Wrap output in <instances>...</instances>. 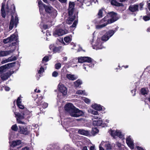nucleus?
Wrapping results in <instances>:
<instances>
[{"label": "nucleus", "instance_id": "43", "mask_svg": "<svg viewBox=\"0 0 150 150\" xmlns=\"http://www.w3.org/2000/svg\"><path fill=\"white\" fill-rule=\"evenodd\" d=\"M92 1H95V0H91L90 1H87L86 0H84V3L86 4L87 6H89L90 5ZM96 3V2H95Z\"/></svg>", "mask_w": 150, "mask_h": 150}, {"label": "nucleus", "instance_id": "63", "mask_svg": "<svg viewBox=\"0 0 150 150\" xmlns=\"http://www.w3.org/2000/svg\"><path fill=\"white\" fill-rule=\"evenodd\" d=\"M90 150H96L94 146H91L90 147Z\"/></svg>", "mask_w": 150, "mask_h": 150}, {"label": "nucleus", "instance_id": "41", "mask_svg": "<svg viewBox=\"0 0 150 150\" xmlns=\"http://www.w3.org/2000/svg\"><path fill=\"white\" fill-rule=\"evenodd\" d=\"M103 9H100L99 10L98 13V16L99 18H102L103 16Z\"/></svg>", "mask_w": 150, "mask_h": 150}, {"label": "nucleus", "instance_id": "56", "mask_svg": "<svg viewBox=\"0 0 150 150\" xmlns=\"http://www.w3.org/2000/svg\"><path fill=\"white\" fill-rule=\"evenodd\" d=\"M136 91V90L135 89L131 91V92L132 94V95L133 96H134L135 95Z\"/></svg>", "mask_w": 150, "mask_h": 150}, {"label": "nucleus", "instance_id": "28", "mask_svg": "<svg viewBox=\"0 0 150 150\" xmlns=\"http://www.w3.org/2000/svg\"><path fill=\"white\" fill-rule=\"evenodd\" d=\"M91 62L88 63V64L86 63L84 64L83 66V68L85 70L87 71V69L88 68H92L94 67V64H93Z\"/></svg>", "mask_w": 150, "mask_h": 150}, {"label": "nucleus", "instance_id": "51", "mask_svg": "<svg viewBox=\"0 0 150 150\" xmlns=\"http://www.w3.org/2000/svg\"><path fill=\"white\" fill-rule=\"evenodd\" d=\"M44 69L43 67L41 66L39 70L38 71V73L39 74H41L44 72Z\"/></svg>", "mask_w": 150, "mask_h": 150}, {"label": "nucleus", "instance_id": "25", "mask_svg": "<svg viewBox=\"0 0 150 150\" xmlns=\"http://www.w3.org/2000/svg\"><path fill=\"white\" fill-rule=\"evenodd\" d=\"M22 97L20 96L18 97L17 100V104L20 109L23 108L24 107L21 103L22 100L21 99Z\"/></svg>", "mask_w": 150, "mask_h": 150}, {"label": "nucleus", "instance_id": "57", "mask_svg": "<svg viewBox=\"0 0 150 150\" xmlns=\"http://www.w3.org/2000/svg\"><path fill=\"white\" fill-rule=\"evenodd\" d=\"M55 47L53 45H51L49 47L50 49L53 51V49Z\"/></svg>", "mask_w": 150, "mask_h": 150}, {"label": "nucleus", "instance_id": "18", "mask_svg": "<svg viewBox=\"0 0 150 150\" xmlns=\"http://www.w3.org/2000/svg\"><path fill=\"white\" fill-rule=\"evenodd\" d=\"M38 4L39 7L40 12L41 15H42L43 16L44 15V14L43 13V11L44 10V5H45L43 4L41 0H39L38 1ZM41 18L42 19V18H43V17L42 16V15L41 16Z\"/></svg>", "mask_w": 150, "mask_h": 150}, {"label": "nucleus", "instance_id": "5", "mask_svg": "<svg viewBox=\"0 0 150 150\" xmlns=\"http://www.w3.org/2000/svg\"><path fill=\"white\" fill-rule=\"evenodd\" d=\"M58 88L60 92L58 94L57 97L58 98L62 99L64 96L67 95V89L64 85L60 83L58 85Z\"/></svg>", "mask_w": 150, "mask_h": 150}, {"label": "nucleus", "instance_id": "33", "mask_svg": "<svg viewBox=\"0 0 150 150\" xmlns=\"http://www.w3.org/2000/svg\"><path fill=\"white\" fill-rule=\"evenodd\" d=\"M111 4L112 5L118 6H121L122 5V4L117 2L116 0H112L111 1Z\"/></svg>", "mask_w": 150, "mask_h": 150}, {"label": "nucleus", "instance_id": "52", "mask_svg": "<svg viewBox=\"0 0 150 150\" xmlns=\"http://www.w3.org/2000/svg\"><path fill=\"white\" fill-rule=\"evenodd\" d=\"M58 74L57 72L56 71H54L53 72L52 74V76L53 77H56L58 76Z\"/></svg>", "mask_w": 150, "mask_h": 150}, {"label": "nucleus", "instance_id": "49", "mask_svg": "<svg viewBox=\"0 0 150 150\" xmlns=\"http://www.w3.org/2000/svg\"><path fill=\"white\" fill-rule=\"evenodd\" d=\"M60 49L61 48L59 47H55L53 51L55 53L58 52L60 50Z\"/></svg>", "mask_w": 150, "mask_h": 150}, {"label": "nucleus", "instance_id": "35", "mask_svg": "<svg viewBox=\"0 0 150 150\" xmlns=\"http://www.w3.org/2000/svg\"><path fill=\"white\" fill-rule=\"evenodd\" d=\"M64 40L66 43L69 42L71 40V36L66 37L64 38Z\"/></svg>", "mask_w": 150, "mask_h": 150}, {"label": "nucleus", "instance_id": "45", "mask_svg": "<svg viewBox=\"0 0 150 150\" xmlns=\"http://www.w3.org/2000/svg\"><path fill=\"white\" fill-rule=\"evenodd\" d=\"M49 61V57L47 56H45L43 58L42 62L44 63L45 62H47Z\"/></svg>", "mask_w": 150, "mask_h": 150}, {"label": "nucleus", "instance_id": "42", "mask_svg": "<svg viewBox=\"0 0 150 150\" xmlns=\"http://www.w3.org/2000/svg\"><path fill=\"white\" fill-rule=\"evenodd\" d=\"M61 67V64L59 63H57L55 65V68L57 69H59Z\"/></svg>", "mask_w": 150, "mask_h": 150}, {"label": "nucleus", "instance_id": "47", "mask_svg": "<svg viewBox=\"0 0 150 150\" xmlns=\"http://www.w3.org/2000/svg\"><path fill=\"white\" fill-rule=\"evenodd\" d=\"M11 128L13 130L15 131H17L18 129V127L16 124L13 125L12 126Z\"/></svg>", "mask_w": 150, "mask_h": 150}, {"label": "nucleus", "instance_id": "4", "mask_svg": "<svg viewBox=\"0 0 150 150\" xmlns=\"http://www.w3.org/2000/svg\"><path fill=\"white\" fill-rule=\"evenodd\" d=\"M90 42L94 49L97 50L101 49L105 47L103 45V41L100 38H98L96 40H94V38L93 37Z\"/></svg>", "mask_w": 150, "mask_h": 150}, {"label": "nucleus", "instance_id": "39", "mask_svg": "<svg viewBox=\"0 0 150 150\" xmlns=\"http://www.w3.org/2000/svg\"><path fill=\"white\" fill-rule=\"evenodd\" d=\"M88 112L93 115H99L98 112L97 111L92 109H90L88 110Z\"/></svg>", "mask_w": 150, "mask_h": 150}, {"label": "nucleus", "instance_id": "22", "mask_svg": "<svg viewBox=\"0 0 150 150\" xmlns=\"http://www.w3.org/2000/svg\"><path fill=\"white\" fill-rule=\"evenodd\" d=\"M16 56H12L9 57L8 59H3L1 61V63L2 64H4L9 62L12 61L16 60L17 59Z\"/></svg>", "mask_w": 150, "mask_h": 150}, {"label": "nucleus", "instance_id": "64", "mask_svg": "<svg viewBox=\"0 0 150 150\" xmlns=\"http://www.w3.org/2000/svg\"><path fill=\"white\" fill-rule=\"evenodd\" d=\"M148 7L149 10L150 11V3L147 2Z\"/></svg>", "mask_w": 150, "mask_h": 150}, {"label": "nucleus", "instance_id": "16", "mask_svg": "<svg viewBox=\"0 0 150 150\" xmlns=\"http://www.w3.org/2000/svg\"><path fill=\"white\" fill-rule=\"evenodd\" d=\"M75 107L71 103H68L64 106L65 110L69 113Z\"/></svg>", "mask_w": 150, "mask_h": 150}, {"label": "nucleus", "instance_id": "32", "mask_svg": "<svg viewBox=\"0 0 150 150\" xmlns=\"http://www.w3.org/2000/svg\"><path fill=\"white\" fill-rule=\"evenodd\" d=\"M75 4L79 7H81L84 3V0H77L75 2Z\"/></svg>", "mask_w": 150, "mask_h": 150}, {"label": "nucleus", "instance_id": "6", "mask_svg": "<svg viewBox=\"0 0 150 150\" xmlns=\"http://www.w3.org/2000/svg\"><path fill=\"white\" fill-rule=\"evenodd\" d=\"M44 8L46 12L49 13L52 18H55L57 15V11L52 6H49L44 5Z\"/></svg>", "mask_w": 150, "mask_h": 150}, {"label": "nucleus", "instance_id": "9", "mask_svg": "<svg viewBox=\"0 0 150 150\" xmlns=\"http://www.w3.org/2000/svg\"><path fill=\"white\" fill-rule=\"evenodd\" d=\"M110 133L111 136L114 139H116L117 137H118L122 139V140L125 139L124 135L122 134L120 131L110 130Z\"/></svg>", "mask_w": 150, "mask_h": 150}, {"label": "nucleus", "instance_id": "12", "mask_svg": "<svg viewBox=\"0 0 150 150\" xmlns=\"http://www.w3.org/2000/svg\"><path fill=\"white\" fill-rule=\"evenodd\" d=\"M68 33L67 30H63L61 28L56 29L53 32V35L55 37L62 36Z\"/></svg>", "mask_w": 150, "mask_h": 150}, {"label": "nucleus", "instance_id": "17", "mask_svg": "<svg viewBox=\"0 0 150 150\" xmlns=\"http://www.w3.org/2000/svg\"><path fill=\"white\" fill-rule=\"evenodd\" d=\"M100 144L102 146H104L106 150H110L112 149V146L109 142L102 141Z\"/></svg>", "mask_w": 150, "mask_h": 150}, {"label": "nucleus", "instance_id": "2", "mask_svg": "<svg viewBox=\"0 0 150 150\" xmlns=\"http://www.w3.org/2000/svg\"><path fill=\"white\" fill-rule=\"evenodd\" d=\"M20 111L22 113V115L17 112H14V114L16 118L18 123L24 124V122H22L21 120L24 118L27 119L30 118L32 116V112L29 111L27 109V108L25 107L21 109Z\"/></svg>", "mask_w": 150, "mask_h": 150}, {"label": "nucleus", "instance_id": "24", "mask_svg": "<svg viewBox=\"0 0 150 150\" xmlns=\"http://www.w3.org/2000/svg\"><path fill=\"white\" fill-rule=\"evenodd\" d=\"M69 15V18H68L66 20V23L67 24H70L72 23L73 21L74 20V19H75V17H76V16H75V15Z\"/></svg>", "mask_w": 150, "mask_h": 150}, {"label": "nucleus", "instance_id": "37", "mask_svg": "<svg viewBox=\"0 0 150 150\" xmlns=\"http://www.w3.org/2000/svg\"><path fill=\"white\" fill-rule=\"evenodd\" d=\"M76 93L80 95H86L85 91H82L81 90H79L77 91L76 92Z\"/></svg>", "mask_w": 150, "mask_h": 150}, {"label": "nucleus", "instance_id": "13", "mask_svg": "<svg viewBox=\"0 0 150 150\" xmlns=\"http://www.w3.org/2000/svg\"><path fill=\"white\" fill-rule=\"evenodd\" d=\"M126 143L128 146L131 149L134 148L133 140L130 136H127L126 139Z\"/></svg>", "mask_w": 150, "mask_h": 150}, {"label": "nucleus", "instance_id": "36", "mask_svg": "<svg viewBox=\"0 0 150 150\" xmlns=\"http://www.w3.org/2000/svg\"><path fill=\"white\" fill-rule=\"evenodd\" d=\"M9 37L10 38L11 42L13 41H16L17 39V36L14 34L11 35Z\"/></svg>", "mask_w": 150, "mask_h": 150}, {"label": "nucleus", "instance_id": "54", "mask_svg": "<svg viewBox=\"0 0 150 150\" xmlns=\"http://www.w3.org/2000/svg\"><path fill=\"white\" fill-rule=\"evenodd\" d=\"M144 4L143 2H142L139 4V9L140 10H142V8L144 6Z\"/></svg>", "mask_w": 150, "mask_h": 150}, {"label": "nucleus", "instance_id": "58", "mask_svg": "<svg viewBox=\"0 0 150 150\" xmlns=\"http://www.w3.org/2000/svg\"><path fill=\"white\" fill-rule=\"evenodd\" d=\"M137 150H145L143 148L139 146H137L136 147Z\"/></svg>", "mask_w": 150, "mask_h": 150}, {"label": "nucleus", "instance_id": "11", "mask_svg": "<svg viewBox=\"0 0 150 150\" xmlns=\"http://www.w3.org/2000/svg\"><path fill=\"white\" fill-rule=\"evenodd\" d=\"M115 32L113 30H109L101 37V39L103 41L106 42L114 34Z\"/></svg>", "mask_w": 150, "mask_h": 150}, {"label": "nucleus", "instance_id": "10", "mask_svg": "<svg viewBox=\"0 0 150 150\" xmlns=\"http://www.w3.org/2000/svg\"><path fill=\"white\" fill-rule=\"evenodd\" d=\"M69 114L71 117H77L83 115L84 113L82 111L75 107Z\"/></svg>", "mask_w": 150, "mask_h": 150}, {"label": "nucleus", "instance_id": "3", "mask_svg": "<svg viewBox=\"0 0 150 150\" xmlns=\"http://www.w3.org/2000/svg\"><path fill=\"white\" fill-rule=\"evenodd\" d=\"M15 62L9 63L0 67V76L2 80H6L13 73V72L8 71L6 73H4L7 70L11 67L13 66Z\"/></svg>", "mask_w": 150, "mask_h": 150}, {"label": "nucleus", "instance_id": "40", "mask_svg": "<svg viewBox=\"0 0 150 150\" xmlns=\"http://www.w3.org/2000/svg\"><path fill=\"white\" fill-rule=\"evenodd\" d=\"M63 150H73V149L69 145H66L64 146Z\"/></svg>", "mask_w": 150, "mask_h": 150}, {"label": "nucleus", "instance_id": "14", "mask_svg": "<svg viewBox=\"0 0 150 150\" xmlns=\"http://www.w3.org/2000/svg\"><path fill=\"white\" fill-rule=\"evenodd\" d=\"M78 62L81 63L84 62L89 63L92 61V59L88 57H79L78 58Z\"/></svg>", "mask_w": 150, "mask_h": 150}, {"label": "nucleus", "instance_id": "7", "mask_svg": "<svg viewBox=\"0 0 150 150\" xmlns=\"http://www.w3.org/2000/svg\"><path fill=\"white\" fill-rule=\"evenodd\" d=\"M107 17V16H105L99 22V24L96 25V28L97 29H101L106 26L108 24H110Z\"/></svg>", "mask_w": 150, "mask_h": 150}, {"label": "nucleus", "instance_id": "29", "mask_svg": "<svg viewBox=\"0 0 150 150\" xmlns=\"http://www.w3.org/2000/svg\"><path fill=\"white\" fill-rule=\"evenodd\" d=\"M79 134L82 135L88 136L89 134V132L88 131L85 130L83 129H80L78 131Z\"/></svg>", "mask_w": 150, "mask_h": 150}, {"label": "nucleus", "instance_id": "19", "mask_svg": "<svg viewBox=\"0 0 150 150\" xmlns=\"http://www.w3.org/2000/svg\"><path fill=\"white\" fill-rule=\"evenodd\" d=\"M21 144V141L20 140H18L13 141L12 142L11 144H10L11 150H15V149H13V147L19 145L20 144Z\"/></svg>", "mask_w": 150, "mask_h": 150}, {"label": "nucleus", "instance_id": "44", "mask_svg": "<svg viewBox=\"0 0 150 150\" xmlns=\"http://www.w3.org/2000/svg\"><path fill=\"white\" fill-rule=\"evenodd\" d=\"M11 41L10 38L9 37L4 39L3 40V42L5 43H7L9 42H11Z\"/></svg>", "mask_w": 150, "mask_h": 150}, {"label": "nucleus", "instance_id": "8", "mask_svg": "<svg viewBox=\"0 0 150 150\" xmlns=\"http://www.w3.org/2000/svg\"><path fill=\"white\" fill-rule=\"evenodd\" d=\"M105 16H107V18L110 23L114 22L119 18L117 13L113 12L109 13Z\"/></svg>", "mask_w": 150, "mask_h": 150}, {"label": "nucleus", "instance_id": "26", "mask_svg": "<svg viewBox=\"0 0 150 150\" xmlns=\"http://www.w3.org/2000/svg\"><path fill=\"white\" fill-rule=\"evenodd\" d=\"M102 122V120L99 118L98 120H93V125L94 126H99L101 125Z\"/></svg>", "mask_w": 150, "mask_h": 150}, {"label": "nucleus", "instance_id": "1", "mask_svg": "<svg viewBox=\"0 0 150 150\" xmlns=\"http://www.w3.org/2000/svg\"><path fill=\"white\" fill-rule=\"evenodd\" d=\"M10 2H7L6 7L5 9L4 8L5 5L4 3H2L1 11L2 16L4 18H5L6 14H8V13H11V12L13 13L12 15L11 19L9 26V29L11 30L14 26L15 27H17L18 23V19L17 14L16 13H14L15 9L14 5L12 3L9 4Z\"/></svg>", "mask_w": 150, "mask_h": 150}, {"label": "nucleus", "instance_id": "30", "mask_svg": "<svg viewBox=\"0 0 150 150\" xmlns=\"http://www.w3.org/2000/svg\"><path fill=\"white\" fill-rule=\"evenodd\" d=\"M66 77L69 80H74L77 79V77L75 76L74 75L71 74H67L66 75Z\"/></svg>", "mask_w": 150, "mask_h": 150}, {"label": "nucleus", "instance_id": "38", "mask_svg": "<svg viewBox=\"0 0 150 150\" xmlns=\"http://www.w3.org/2000/svg\"><path fill=\"white\" fill-rule=\"evenodd\" d=\"M42 96H40L38 98H37L36 102L38 104V105H40L42 102V99H43Z\"/></svg>", "mask_w": 150, "mask_h": 150}, {"label": "nucleus", "instance_id": "50", "mask_svg": "<svg viewBox=\"0 0 150 150\" xmlns=\"http://www.w3.org/2000/svg\"><path fill=\"white\" fill-rule=\"evenodd\" d=\"M83 100H84V101L86 103L89 104L90 103V100L87 98H83Z\"/></svg>", "mask_w": 150, "mask_h": 150}, {"label": "nucleus", "instance_id": "61", "mask_svg": "<svg viewBox=\"0 0 150 150\" xmlns=\"http://www.w3.org/2000/svg\"><path fill=\"white\" fill-rule=\"evenodd\" d=\"M21 150H29V148L28 147L26 146L23 148Z\"/></svg>", "mask_w": 150, "mask_h": 150}, {"label": "nucleus", "instance_id": "15", "mask_svg": "<svg viewBox=\"0 0 150 150\" xmlns=\"http://www.w3.org/2000/svg\"><path fill=\"white\" fill-rule=\"evenodd\" d=\"M19 127V132L20 133L25 135H27L29 134V131L27 126L25 125L20 126Z\"/></svg>", "mask_w": 150, "mask_h": 150}, {"label": "nucleus", "instance_id": "55", "mask_svg": "<svg viewBox=\"0 0 150 150\" xmlns=\"http://www.w3.org/2000/svg\"><path fill=\"white\" fill-rule=\"evenodd\" d=\"M77 21L76 20H75L74 21L73 25L72 26H71L73 27H75L76 26V25L77 24Z\"/></svg>", "mask_w": 150, "mask_h": 150}, {"label": "nucleus", "instance_id": "20", "mask_svg": "<svg viewBox=\"0 0 150 150\" xmlns=\"http://www.w3.org/2000/svg\"><path fill=\"white\" fill-rule=\"evenodd\" d=\"M75 4L74 2H69V15H73V12L74 5Z\"/></svg>", "mask_w": 150, "mask_h": 150}, {"label": "nucleus", "instance_id": "60", "mask_svg": "<svg viewBox=\"0 0 150 150\" xmlns=\"http://www.w3.org/2000/svg\"><path fill=\"white\" fill-rule=\"evenodd\" d=\"M46 35L47 36H48V35H51V33L48 30L46 31Z\"/></svg>", "mask_w": 150, "mask_h": 150}, {"label": "nucleus", "instance_id": "46", "mask_svg": "<svg viewBox=\"0 0 150 150\" xmlns=\"http://www.w3.org/2000/svg\"><path fill=\"white\" fill-rule=\"evenodd\" d=\"M52 24H48V25H44L42 26L43 28L45 30L47 28H48L49 27H50L51 26H52Z\"/></svg>", "mask_w": 150, "mask_h": 150}, {"label": "nucleus", "instance_id": "62", "mask_svg": "<svg viewBox=\"0 0 150 150\" xmlns=\"http://www.w3.org/2000/svg\"><path fill=\"white\" fill-rule=\"evenodd\" d=\"M116 144L117 145V146L119 148L121 147V144L119 142H117Z\"/></svg>", "mask_w": 150, "mask_h": 150}, {"label": "nucleus", "instance_id": "31", "mask_svg": "<svg viewBox=\"0 0 150 150\" xmlns=\"http://www.w3.org/2000/svg\"><path fill=\"white\" fill-rule=\"evenodd\" d=\"M140 92L142 94L146 96L147 95L149 90L148 88H142L141 89Z\"/></svg>", "mask_w": 150, "mask_h": 150}, {"label": "nucleus", "instance_id": "27", "mask_svg": "<svg viewBox=\"0 0 150 150\" xmlns=\"http://www.w3.org/2000/svg\"><path fill=\"white\" fill-rule=\"evenodd\" d=\"M91 107L96 110H100L102 109L103 106L96 103H93Z\"/></svg>", "mask_w": 150, "mask_h": 150}, {"label": "nucleus", "instance_id": "34", "mask_svg": "<svg viewBox=\"0 0 150 150\" xmlns=\"http://www.w3.org/2000/svg\"><path fill=\"white\" fill-rule=\"evenodd\" d=\"M82 83L81 81L78 79L74 83V84L75 86L77 88L79 87V86L82 84Z\"/></svg>", "mask_w": 150, "mask_h": 150}, {"label": "nucleus", "instance_id": "59", "mask_svg": "<svg viewBox=\"0 0 150 150\" xmlns=\"http://www.w3.org/2000/svg\"><path fill=\"white\" fill-rule=\"evenodd\" d=\"M4 88L5 91H9L10 89V88L8 87L7 86H5V87H4Z\"/></svg>", "mask_w": 150, "mask_h": 150}, {"label": "nucleus", "instance_id": "48", "mask_svg": "<svg viewBox=\"0 0 150 150\" xmlns=\"http://www.w3.org/2000/svg\"><path fill=\"white\" fill-rule=\"evenodd\" d=\"M98 130L96 128H92V133L95 134L98 132Z\"/></svg>", "mask_w": 150, "mask_h": 150}, {"label": "nucleus", "instance_id": "53", "mask_svg": "<svg viewBox=\"0 0 150 150\" xmlns=\"http://www.w3.org/2000/svg\"><path fill=\"white\" fill-rule=\"evenodd\" d=\"M48 105V104L47 103H44L42 104V107H43V108L45 109L47 107Z\"/></svg>", "mask_w": 150, "mask_h": 150}, {"label": "nucleus", "instance_id": "21", "mask_svg": "<svg viewBox=\"0 0 150 150\" xmlns=\"http://www.w3.org/2000/svg\"><path fill=\"white\" fill-rule=\"evenodd\" d=\"M15 49L10 50L8 51H1L0 52V56L4 57L7 56L13 52Z\"/></svg>", "mask_w": 150, "mask_h": 150}, {"label": "nucleus", "instance_id": "23", "mask_svg": "<svg viewBox=\"0 0 150 150\" xmlns=\"http://www.w3.org/2000/svg\"><path fill=\"white\" fill-rule=\"evenodd\" d=\"M138 4H137L134 5H131L129 8V9L130 11L132 12H134L138 11Z\"/></svg>", "mask_w": 150, "mask_h": 150}]
</instances>
